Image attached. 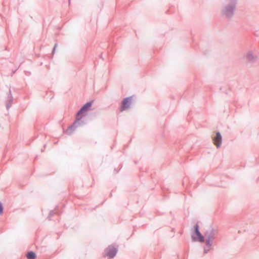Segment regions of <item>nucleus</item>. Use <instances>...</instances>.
Masks as SVG:
<instances>
[{"instance_id":"1","label":"nucleus","mask_w":259,"mask_h":259,"mask_svg":"<svg viewBox=\"0 0 259 259\" xmlns=\"http://www.w3.org/2000/svg\"><path fill=\"white\" fill-rule=\"evenodd\" d=\"M93 103V101L88 102L81 107L76 113L75 120L74 122L64 131L65 134L68 135H71L77 127L82 125L84 123V121L81 120L82 116L81 115L84 112L90 110Z\"/></svg>"},{"instance_id":"2","label":"nucleus","mask_w":259,"mask_h":259,"mask_svg":"<svg viewBox=\"0 0 259 259\" xmlns=\"http://www.w3.org/2000/svg\"><path fill=\"white\" fill-rule=\"evenodd\" d=\"M237 5V0H230L224 4L221 10V14L223 17L231 19L234 15Z\"/></svg>"},{"instance_id":"3","label":"nucleus","mask_w":259,"mask_h":259,"mask_svg":"<svg viewBox=\"0 0 259 259\" xmlns=\"http://www.w3.org/2000/svg\"><path fill=\"white\" fill-rule=\"evenodd\" d=\"M199 228V225L197 223L192 230L191 239L193 241H198L202 243L204 242V237L200 232Z\"/></svg>"},{"instance_id":"4","label":"nucleus","mask_w":259,"mask_h":259,"mask_svg":"<svg viewBox=\"0 0 259 259\" xmlns=\"http://www.w3.org/2000/svg\"><path fill=\"white\" fill-rule=\"evenodd\" d=\"M244 59L247 64L252 65L258 60V57L252 51H247L244 56Z\"/></svg>"},{"instance_id":"5","label":"nucleus","mask_w":259,"mask_h":259,"mask_svg":"<svg viewBox=\"0 0 259 259\" xmlns=\"http://www.w3.org/2000/svg\"><path fill=\"white\" fill-rule=\"evenodd\" d=\"M118 249L113 245H109L104 251V256H108L110 258H113L116 254Z\"/></svg>"},{"instance_id":"6","label":"nucleus","mask_w":259,"mask_h":259,"mask_svg":"<svg viewBox=\"0 0 259 259\" xmlns=\"http://www.w3.org/2000/svg\"><path fill=\"white\" fill-rule=\"evenodd\" d=\"M132 97L130 96L123 99L119 109L120 112H122L130 108L132 104Z\"/></svg>"},{"instance_id":"7","label":"nucleus","mask_w":259,"mask_h":259,"mask_svg":"<svg viewBox=\"0 0 259 259\" xmlns=\"http://www.w3.org/2000/svg\"><path fill=\"white\" fill-rule=\"evenodd\" d=\"M217 235V232L213 228H210L209 230H208L205 232L204 237L206 239L212 241L215 238Z\"/></svg>"},{"instance_id":"8","label":"nucleus","mask_w":259,"mask_h":259,"mask_svg":"<svg viewBox=\"0 0 259 259\" xmlns=\"http://www.w3.org/2000/svg\"><path fill=\"white\" fill-rule=\"evenodd\" d=\"M213 141L217 148H220L222 141V136L220 132L216 133L215 136L213 138Z\"/></svg>"},{"instance_id":"9","label":"nucleus","mask_w":259,"mask_h":259,"mask_svg":"<svg viewBox=\"0 0 259 259\" xmlns=\"http://www.w3.org/2000/svg\"><path fill=\"white\" fill-rule=\"evenodd\" d=\"M13 101V97L12 96L11 89H9V93L8 94L7 100L6 102V108L9 110L12 106V104Z\"/></svg>"},{"instance_id":"10","label":"nucleus","mask_w":259,"mask_h":259,"mask_svg":"<svg viewBox=\"0 0 259 259\" xmlns=\"http://www.w3.org/2000/svg\"><path fill=\"white\" fill-rule=\"evenodd\" d=\"M26 256L27 259H35L36 255L34 252L30 251L27 253Z\"/></svg>"},{"instance_id":"11","label":"nucleus","mask_w":259,"mask_h":259,"mask_svg":"<svg viewBox=\"0 0 259 259\" xmlns=\"http://www.w3.org/2000/svg\"><path fill=\"white\" fill-rule=\"evenodd\" d=\"M211 240L206 239V247L204 248V252L205 253H207V252L209 251V248L211 246Z\"/></svg>"},{"instance_id":"12","label":"nucleus","mask_w":259,"mask_h":259,"mask_svg":"<svg viewBox=\"0 0 259 259\" xmlns=\"http://www.w3.org/2000/svg\"><path fill=\"white\" fill-rule=\"evenodd\" d=\"M55 213V212L54 210L51 211L50 212V213H49L48 217V219L49 220H51L52 217L53 216Z\"/></svg>"},{"instance_id":"13","label":"nucleus","mask_w":259,"mask_h":259,"mask_svg":"<svg viewBox=\"0 0 259 259\" xmlns=\"http://www.w3.org/2000/svg\"><path fill=\"white\" fill-rule=\"evenodd\" d=\"M3 211H4V207L3 206L2 203L0 202V214H3Z\"/></svg>"},{"instance_id":"14","label":"nucleus","mask_w":259,"mask_h":259,"mask_svg":"<svg viewBox=\"0 0 259 259\" xmlns=\"http://www.w3.org/2000/svg\"><path fill=\"white\" fill-rule=\"evenodd\" d=\"M57 47V44H56L53 48V51H52V54L53 55L55 53V49Z\"/></svg>"},{"instance_id":"15","label":"nucleus","mask_w":259,"mask_h":259,"mask_svg":"<svg viewBox=\"0 0 259 259\" xmlns=\"http://www.w3.org/2000/svg\"><path fill=\"white\" fill-rule=\"evenodd\" d=\"M69 3H70V0H69Z\"/></svg>"}]
</instances>
